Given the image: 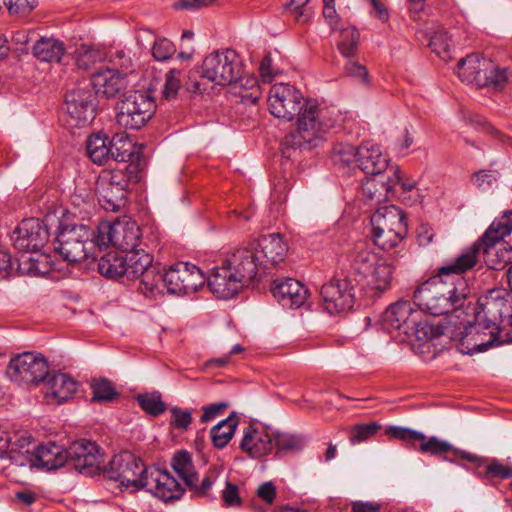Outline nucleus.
Masks as SVG:
<instances>
[{"label":"nucleus","instance_id":"f257e3e1","mask_svg":"<svg viewBox=\"0 0 512 512\" xmlns=\"http://www.w3.org/2000/svg\"><path fill=\"white\" fill-rule=\"evenodd\" d=\"M268 108L274 117L285 121L297 116V129L281 142L286 158L293 157L297 149L316 147L335 126L338 116L334 109L321 107L316 100L304 99L298 89L287 83H276L270 88Z\"/></svg>","mask_w":512,"mask_h":512},{"label":"nucleus","instance_id":"f03ea898","mask_svg":"<svg viewBox=\"0 0 512 512\" xmlns=\"http://www.w3.org/2000/svg\"><path fill=\"white\" fill-rule=\"evenodd\" d=\"M456 281H446L435 275L422 283L414 292V300L418 308L433 316L444 314L455 315L461 318L469 311H475L471 307L473 303V290L466 278H456Z\"/></svg>","mask_w":512,"mask_h":512},{"label":"nucleus","instance_id":"7ed1b4c3","mask_svg":"<svg viewBox=\"0 0 512 512\" xmlns=\"http://www.w3.org/2000/svg\"><path fill=\"white\" fill-rule=\"evenodd\" d=\"M260 267L254 245L241 246L211 270L208 286L218 298L230 299L256 279Z\"/></svg>","mask_w":512,"mask_h":512},{"label":"nucleus","instance_id":"20e7f679","mask_svg":"<svg viewBox=\"0 0 512 512\" xmlns=\"http://www.w3.org/2000/svg\"><path fill=\"white\" fill-rule=\"evenodd\" d=\"M352 272L372 291L381 294L392 287L393 261L372 251L365 243L357 244L348 255Z\"/></svg>","mask_w":512,"mask_h":512},{"label":"nucleus","instance_id":"39448f33","mask_svg":"<svg viewBox=\"0 0 512 512\" xmlns=\"http://www.w3.org/2000/svg\"><path fill=\"white\" fill-rule=\"evenodd\" d=\"M390 437L409 443L413 449L422 454L436 456L442 461L464 466L463 461L474 464L477 467L484 465L486 459L474 453L454 447L450 442L437 436L427 437L422 432L400 426H390L386 430Z\"/></svg>","mask_w":512,"mask_h":512},{"label":"nucleus","instance_id":"423d86ee","mask_svg":"<svg viewBox=\"0 0 512 512\" xmlns=\"http://www.w3.org/2000/svg\"><path fill=\"white\" fill-rule=\"evenodd\" d=\"M98 230L85 224L61 227L54 241V251L68 263L84 260L94 262L99 257Z\"/></svg>","mask_w":512,"mask_h":512},{"label":"nucleus","instance_id":"0eeeda50","mask_svg":"<svg viewBox=\"0 0 512 512\" xmlns=\"http://www.w3.org/2000/svg\"><path fill=\"white\" fill-rule=\"evenodd\" d=\"M139 180L138 165L130 161L124 168L103 170L95 183V191L101 207L117 212L126 205L130 182Z\"/></svg>","mask_w":512,"mask_h":512},{"label":"nucleus","instance_id":"6e6552de","mask_svg":"<svg viewBox=\"0 0 512 512\" xmlns=\"http://www.w3.org/2000/svg\"><path fill=\"white\" fill-rule=\"evenodd\" d=\"M372 237L376 246L391 250L407 236L405 213L395 205L377 208L371 216Z\"/></svg>","mask_w":512,"mask_h":512},{"label":"nucleus","instance_id":"1a4fd4ad","mask_svg":"<svg viewBox=\"0 0 512 512\" xmlns=\"http://www.w3.org/2000/svg\"><path fill=\"white\" fill-rule=\"evenodd\" d=\"M102 471L105 477L118 482L121 490L135 493L144 488L149 466L135 454L124 451L114 455Z\"/></svg>","mask_w":512,"mask_h":512},{"label":"nucleus","instance_id":"9d476101","mask_svg":"<svg viewBox=\"0 0 512 512\" xmlns=\"http://www.w3.org/2000/svg\"><path fill=\"white\" fill-rule=\"evenodd\" d=\"M415 306V301H398L391 304L383 314V324L387 330H397L406 336L417 339L430 338L431 327L423 321L422 311Z\"/></svg>","mask_w":512,"mask_h":512},{"label":"nucleus","instance_id":"9b49d317","mask_svg":"<svg viewBox=\"0 0 512 512\" xmlns=\"http://www.w3.org/2000/svg\"><path fill=\"white\" fill-rule=\"evenodd\" d=\"M457 67L462 82L477 87L500 90L508 79L506 69H500L490 59L481 58L478 54H470L461 58Z\"/></svg>","mask_w":512,"mask_h":512},{"label":"nucleus","instance_id":"f8f14e48","mask_svg":"<svg viewBox=\"0 0 512 512\" xmlns=\"http://www.w3.org/2000/svg\"><path fill=\"white\" fill-rule=\"evenodd\" d=\"M86 153L97 165H103L109 160L126 163L132 161L134 146L125 133H117L112 138L97 133L88 137Z\"/></svg>","mask_w":512,"mask_h":512},{"label":"nucleus","instance_id":"ddd939ff","mask_svg":"<svg viewBox=\"0 0 512 512\" xmlns=\"http://www.w3.org/2000/svg\"><path fill=\"white\" fill-rule=\"evenodd\" d=\"M156 109L155 101L145 91H129L117 104V123L125 129L138 130L146 125Z\"/></svg>","mask_w":512,"mask_h":512},{"label":"nucleus","instance_id":"4468645a","mask_svg":"<svg viewBox=\"0 0 512 512\" xmlns=\"http://www.w3.org/2000/svg\"><path fill=\"white\" fill-rule=\"evenodd\" d=\"M243 66L237 52L232 49L215 51L205 57L201 77L216 85H232L241 76Z\"/></svg>","mask_w":512,"mask_h":512},{"label":"nucleus","instance_id":"2eb2a0df","mask_svg":"<svg viewBox=\"0 0 512 512\" xmlns=\"http://www.w3.org/2000/svg\"><path fill=\"white\" fill-rule=\"evenodd\" d=\"M97 229L99 252L112 245L127 253L136 250L140 244L141 231L135 221L123 219L113 223L103 222Z\"/></svg>","mask_w":512,"mask_h":512},{"label":"nucleus","instance_id":"dca6fc26","mask_svg":"<svg viewBox=\"0 0 512 512\" xmlns=\"http://www.w3.org/2000/svg\"><path fill=\"white\" fill-rule=\"evenodd\" d=\"M171 467L182 478L188 489L197 497H209L212 486L220 475V468L211 466L199 480L190 454L186 450L178 451L171 460Z\"/></svg>","mask_w":512,"mask_h":512},{"label":"nucleus","instance_id":"f3484780","mask_svg":"<svg viewBox=\"0 0 512 512\" xmlns=\"http://www.w3.org/2000/svg\"><path fill=\"white\" fill-rule=\"evenodd\" d=\"M48 362L39 353L23 352L11 358L6 374L18 384H38L48 375Z\"/></svg>","mask_w":512,"mask_h":512},{"label":"nucleus","instance_id":"a211bd4d","mask_svg":"<svg viewBox=\"0 0 512 512\" xmlns=\"http://www.w3.org/2000/svg\"><path fill=\"white\" fill-rule=\"evenodd\" d=\"M203 272L194 264L179 262L164 273L167 292L175 295L195 293L205 283Z\"/></svg>","mask_w":512,"mask_h":512},{"label":"nucleus","instance_id":"6ab92c4d","mask_svg":"<svg viewBox=\"0 0 512 512\" xmlns=\"http://www.w3.org/2000/svg\"><path fill=\"white\" fill-rule=\"evenodd\" d=\"M95 95L86 87H77L65 94L64 109L71 127H85L95 118Z\"/></svg>","mask_w":512,"mask_h":512},{"label":"nucleus","instance_id":"aec40b11","mask_svg":"<svg viewBox=\"0 0 512 512\" xmlns=\"http://www.w3.org/2000/svg\"><path fill=\"white\" fill-rule=\"evenodd\" d=\"M322 305L329 314L350 310L355 301L354 286L348 278L333 277L320 290Z\"/></svg>","mask_w":512,"mask_h":512},{"label":"nucleus","instance_id":"412c9836","mask_svg":"<svg viewBox=\"0 0 512 512\" xmlns=\"http://www.w3.org/2000/svg\"><path fill=\"white\" fill-rule=\"evenodd\" d=\"M66 455V464L85 476H94L101 471L100 448L95 442L75 441L66 449Z\"/></svg>","mask_w":512,"mask_h":512},{"label":"nucleus","instance_id":"4be33fe9","mask_svg":"<svg viewBox=\"0 0 512 512\" xmlns=\"http://www.w3.org/2000/svg\"><path fill=\"white\" fill-rule=\"evenodd\" d=\"M48 239V230L37 218L22 220L11 235L14 247L25 253H37L45 246Z\"/></svg>","mask_w":512,"mask_h":512},{"label":"nucleus","instance_id":"5701e85b","mask_svg":"<svg viewBox=\"0 0 512 512\" xmlns=\"http://www.w3.org/2000/svg\"><path fill=\"white\" fill-rule=\"evenodd\" d=\"M12 455L16 466L28 465L48 471L58 469L67 462L66 450L54 443L40 445L32 453L27 450L26 453H14Z\"/></svg>","mask_w":512,"mask_h":512},{"label":"nucleus","instance_id":"b1692460","mask_svg":"<svg viewBox=\"0 0 512 512\" xmlns=\"http://www.w3.org/2000/svg\"><path fill=\"white\" fill-rule=\"evenodd\" d=\"M145 480L143 489L165 503L179 500L185 492L170 472L155 466H149Z\"/></svg>","mask_w":512,"mask_h":512},{"label":"nucleus","instance_id":"393cba45","mask_svg":"<svg viewBox=\"0 0 512 512\" xmlns=\"http://www.w3.org/2000/svg\"><path fill=\"white\" fill-rule=\"evenodd\" d=\"M481 243L474 242L457 257L449 260L437 269V277L446 281H456L465 278L464 274L472 270L479 262Z\"/></svg>","mask_w":512,"mask_h":512},{"label":"nucleus","instance_id":"a878e982","mask_svg":"<svg viewBox=\"0 0 512 512\" xmlns=\"http://www.w3.org/2000/svg\"><path fill=\"white\" fill-rule=\"evenodd\" d=\"M505 296V290L499 288L490 289L480 296L477 299L479 311H477L476 318L486 321L488 328L495 331L500 328L498 321L502 319L507 307Z\"/></svg>","mask_w":512,"mask_h":512},{"label":"nucleus","instance_id":"bb28decb","mask_svg":"<svg viewBox=\"0 0 512 512\" xmlns=\"http://www.w3.org/2000/svg\"><path fill=\"white\" fill-rule=\"evenodd\" d=\"M271 293L284 308L295 309L306 302L308 290L299 281L293 278H285L273 281Z\"/></svg>","mask_w":512,"mask_h":512},{"label":"nucleus","instance_id":"cd10ccee","mask_svg":"<svg viewBox=\"0 0 512 512\" xmlns=\"http://www.w3.org/2000/svg\"><path fill=\"white\" fill-rule=\"evenodd\" d=\"M240 448L253 458L266 456L274 448V433L248 425L243 431Z\"/></svg>","mask_w":512,"mask_h":512},{"label":"nucleus","instance_id":"c85d7f7f","mask_svg":"<svg viewBox=\"0 0 512 512\" xmlns=\"http://www.w3.org/2000/svg\"><path fill=\"white\" fill-rule=\"evenodd\" d=\"M357 166L366 177L381 176L387 174L390 169L388 158L382 154L380 147L369 142L362 143L358 147Z\"/></svg>","mask_w":512,"mask_h":512},{"label":"nucleus","instance_id":"c756f323","mask_svg":"<svg viewBox=\"0 0 512 512\" xmlns=\"http://www.w3.org/2000/svg\"><path fill=\"white\" fill-rule=\"evenodd\" d=\"M252 244L256 248V254L261 253L262 258L259 256V264L265 268L282 262L288 252V246L279 233L263 235Z\"/></svg>","mask_w":512,"mask_h":512},{"label":"nucleus","instance_id":"7c9ffc66","mask_svg":"<svg viewBox=\"0 0 512 512\" xmlns=\"http://www.w3.org/2000/svg\"><path fill=\"white\" fill-rule=\"evenodd\" d=\"M127 76L116 68L107 67L92 73L91 85L97 95L111 98L127 87Z\"/></svg>","mask_w":512,"mask_h":512},{"label":"nucleus","instance_id":"2f4dec72","mask_svg":"<svg viewBox=\"0 0 512 512\" xmlns=\"http://www.w3.org/2000/svg\"><path fill=\"white\" fill-rule=\"evenodd\" d=\"M387 179L389 184L393 186V191H391L392 198H398L402 203L409 206L421 201L416 181L403 176L397 165H391L387 171Z\"/></svg>","mask_w":512,"mask_h":512},{"label":"nucleus","instance_id":"473e14b6","mask_svg":"<svg viewBox=\"0 0 512 512\" xmlns=\"http://www.w3.org/2000/svg\"><path fill=\"white\" fill-rule=\"evenodd\" d=\"M43 382L46 397L55 399L57 403L68 400L77 391L76 381L66 373L48 372Z\"/></svg>","mask_w":512,"mask_h":512},{"label":"nucleus","instance_id":"72a5a7b5","mask_svg":"<svg viewBox=\"0 0 512 512\" xmlns=\"http://www.w3.org/2000/svg\"><path fill=\"white\" fill-rule=\"evenodd\" d=\"M393 186L389 184L387 174L366 177L361 186V199L368 205H377L391 199Z\"/></svg>","mask_w":512,"mask_h":512},{"label":"nucleus","instance_id":"f704fd0d","mask_svg":"<svg viewBox=\"0 0 512 512\" xmlns=\"http://www.w3.org/2000/svg\"><path fill=\"white\" fill-rule=\"evenodd\" d=\"M500 241L494 239V237L485 240V234L476 241L481 243L480 255L483 256L487 267L492 270L503 269L510 259V252L506 248L498 246Z\"/></svg>","mask_w":512,"mask_h":512},{"label":"nucleus","instance_id":"c9c22d12","mask_svg":"<svg viewBox=\"0 0 512 512\" xmlns=\"http://www.w3.org/2000/svg\"><path fill=\"white\" fill-rule=\"evenodd\" d=\"M139 277L141 280L138 289L147 298L155 299L166 288L164 286V274L153 263Z\"/></svg>","mask_w":512,"mask_h":512},{"label":"nucleus","instance_id":"e433bc0d","mask_svg":"<svg viewBox=\"0 0 512 512\" xmlns=\"http://www.w3.org/2000/svg\"><path fill=\"white\" fill-rule=\"evenodd\" d=\"M64 54V44L55 38L42 37L33 46V55L43 62L59 63Z\"/></svg>","mask_w":512,"mask_h":512},{"label":"nucleus","instance_id":"4c0bfd02","mask_svg":"<svg viewBox=\"0 0 512 512\" xmlns=\"http://www.w3.org/2000/svg\"><path fill=\"white\" fill-rule=\"evenodd\" d=\"M98 260V271L107 278L125 277V253L110 251Z\"/></svg>","mask_w":512,"mask_h":512},{"label":"nucleus","instance_id":"58836bf2","mask_svg":"<svg viewBox=\"0 0 512 512\" xmlns=\"http://www.w3.org/2000/svg\"><path fill=\"white\" fill-rule=\"evenodd\" d=\"M125 277L128 280L139 278L147 267L153 263V256L143 249H136L125 253Z\"/></svg>","mask_w":512,"mask_h":512},{"label":"nucleus","instance_id":"ea45409f","mask_svg":"<svg viewBox=\"0 0 512 512\" xmlns=\"http://www.w3.org/2000/svg\"><path fill=\"white\" fill-rule=\"evenodd\" d=\"M476 322H466V326L468 327L469 331L472 332L473 337L477 339H481V342H484V345H481V350L486 351L490 347H493L494 345H499L502 343L500 340V328H497V330H493L491 328H488V323L486 321H483L481 319L476 318Z\"/></svg>","mask_w":512,"mask_h":512},{"label":"nucleus","instance_id":"a19ab883","mask_svg":"<svg viewBox=\"0 0 512 512\" xmlns=\"http://www.w3.org/2000/svg\"><path fill=\"white\" fill-rule=\"evenodd\" d=\"M237 425L238 420L233 413L228 418L220 421L217 425L212 427L210 434L214 446L219 449L224 448L232 439Z\"/></svg>","mask_w":512,"mask_h":512},{"label":"nucleus","instance_id":"79ce46f5","mask_svg":"<svg viewBox=\"0 0 512 512\" xmlns=\"http://www.w3.org/2000/svg\"><path fill=\"white\" fill-rule=\"evenodd\" d=\"M30 439L26 437H16L14 440L9 434L1 432L0 434V458L8 459L12 464L16 465V462L12 458V454L26 453Z\"/></svg>","mask_w":512,"mask_h":512},{"label":"nucleus","instance_id":"37998d69","mask_svg":"<svg viewBox=\"0 0 512 512\" xmlns=\"http://www.w3.org/2000/svg\"><path fill=\"white\" fill-rule=\"evenodd\" d=\"M358 147L348 143H337L331 151V160L334 165L339 167L350 166L357 161Z\"/></svg>","mask_w":512,"mask_h":512},{"label":"nucleus","instance_id":"c03bdc74","mask_svg":"<svg viewBox=\"0 0 512 512\" xmlns=\"http://www.w3.org/2000/svg\"><path fill=\"white\" fill-rule=\"evenodd\" d=\"M360 34L355 27H347L341 30L338 49L346 57H354L358 50Z\"/></svg>","mask_w":512,"mask_h":512},{"label":"nucleus","instance_id":"a18cd8bd","mask_svg":"<svg viewBox=\"0 0 512 512\" xmlns=\"http://www.w3.org/2000/svg\"><path fill=\"white\" fill-rule=\"evenodd\" d=\"M512 232V210H507L503 215L495 219L485 232V240L494 237L496 240H502Z\"/></svg>","mask_w":512,"mask_h":512},{"label":"nucleus","instance_id":"49530a36","mask_svg":"<svg viewBox=\"0 0 512 512\" xmlns=\"http://www.w3.org/2000/svg\"><path fill=\"white\" fill-rule=\"evenodd\" d=\"M139 406L150 416L156 417L166 410L159 392L140 394L136 398Z\"/></svg>","mask_w":512,"mask_h":512},{"label":"nucleus","instance_id":"de8ad7c7","mask_svg":"<svg viewBox=\"0 0 512 512\" xmlns=\"http://www.w3.org/2000/svg\"><path fill=\"white\" fill-rule=\"evenodd\" d=\"M232 85L234 88L240 89L239 94L243 99L248 98L252 102H256L259 99L260 89L256 77L243 75L242 71L240 78L232 83Z\"/></svg>","mask_w":512,"mask_h":512},{"label":"nucleus","instance_id":"09e8293b","mask_svg":"<svg viewBox=\"0 0 512 512\" xmlns=\"http://www.w3.org/2000/svg\"><path fill=\"white\" fill-rule=\"evenodd\" d=\"M304 438L299 435L288 433L274 434V446L279 452H295L304 447Z\"/></svg>","mask_w":512,"mask_h":512},{"label":"nucleus","instance_id":"8fccbe9b","mask_svg":"<svg viewBox=\"0 0 512 512\" xmlns=\"http://www.w3.org/2000/svg\"><path fill=\"white\" fill-rule=\"evenodd\" d=\"M93 397L92 401L105 402L112 401L118 396L113 384L107 379H95L91 384Z\"/></svg>","mask_w":512,"mask_h":512},{"label":"nucleus","instance_id":"3c124183","mask_svg":"<svg viewBox=\"0 0 512 512\" xmlns=\"http://www.w3.org/2000/svg\"><path fill=\"white\" fill-rule=\"evenodd\" d=\"M380 429L381 425L376 422L357 424L350 430V443L355 445L367 441L371 439Z\"/></svg>","mask_w":512,"mask_h":512},{"label":"nucleus","instance_id":"603ef678","mask_svg":"<svg viewBox=\"0 0 512 512\" xmlns=\"http://www.w3.org/2000/svg\"><path fill=\"white\" fill-rule=\"evenodd\" d=\"M480 340L481 339L473 337L472 332L469 331L465 324L464 330L460 333L457 349L460 353L466 355H473L475 353L482 352L481 345H484V342H481Z\"/></svg>","mask_w":512,"mask_h":512},{"label":"nucleus","instance_id":"864d4df0","mask_svg":"<svg viewBox=\"0 0 512 512\" xmlns=\"http://www.w3.org/2000/svg\"><path fill=\"white\" fill-rule=\"evenodd\" d=\"M477 476L481 479H508L512 477V467L501 464L496 459H491L483 472H478Z\"/></svg>","mask_w":512,"mask_h":512},{"label":"nucleus","instance_id":"5fc2aeb1","mask_svg":"<svg viewBox=\"0 0 512 512\" xmlns=\"http://www.w3.org/2000/svg\"><path fill=\"white\" fill-rule=\"evenodd\" d=\"M106 57V54L97 48H85L79 51L76 65L79 69L88 70L96 62L102 61Z\"/></svg>","mask_w":512,"mask_h":512},{"label":"nucleus","instance_id":"6e6d98bb","mask_svg":"<svg viewBox=\"0 0 512 512\" xmlns=\"http://www.w3.org/2000/svg\"><path fill=\"white\" fill-rule=\"evenodd\" d=\"M106 56H108L109 62L113 65L112 68H116L117 70H120V72L125 73V76H127L129 71H131L133 62L130 53L126 50H110Z\"/></svg>","mask_w":512,"mask_h":512},{"label":"nucleus","instance_id":"4d7b16f0","mask_svg":"<svg viewBox=\"0 0 512 512\" xmlns=\"http://www.w3.org/2000/svg\"><path fill=\"white\" fill-rule=\"evenodd\" d=\"M170 421L169 425L175 430L185 431L192 423V412L190 410H183L179 407L170 408Z\"/></svg>","mask_w":512,"mask_h":512},{"label":"nucleus","instance_id":"13d9d810","mask_svg":"<svg viewBox=\"0 0 512 512\" xmlns=\"http://www.w3.org/2000/svg\"><path fill=\"white\" fill-rule=\"evenodd\" d=\"M181 70L176 68L170 69L165 76V85L163 89V96L165 99L170 100L177 96L181 87Z\"/></svg>","mask_w":512,"mask_h":512},{"label":"nucleus","instance_id":"bf43d9fd","mask_svg":"<svg viewBox=\"0 0 512 512\" xmlns=\"http://www.w3.org/2000/svg\"><path fill=\"white\" fill-rule=\"evenodd\" d=\"M37 0H4V5L11 15L25 17L37 6Z\"/></svg>","mask_w":512,"mask_h":512},{"label":"nucleus","instance_id":"052dcab7","mask_svg":"<svg viewBox=\"0 0 512 512\" xmlns=\"http://www.w3.org/2000/svg\"><path fill=\"white\" fill-rule=\"evenodd\" d=\"M175 53L174 44L167 38L156 39L152 47V55L157 61H166Z\"/></svg>","mask_w":512,"mask_h":512},{"label":"nucleus","instance_id":"680f3d73","mask_svg":"<svg viewBox=\"0 0 512 512\" xmlns=\"http://www.w3.org/2000/svg\"><path fill=\"white\" fill-rule=\"evenodd\" d=\"M429 45L437 55H441L442 53L448 52L450 50L451 37L448 32L444 30L436 31L430 37Z\"/></svg>","mask_w":512,"mask_h":512},{"label":"nucleus","instance_id":"e2e57ef3","mask_svg":"<svg viewBox=\"0 0 512 512\" xmlns=\"http://www.w3.org/2000/svg\"><path fill=\"white\" fill-rule=\"evenodd\" d=\"M27 262L30 264L27 269L29 274L44 275L50 271V267L48 266V256L45 254H39L36 257L30 256L27 259Z\"/></svg>","mask_w":512,"mask_h":512},{"label":"nucleus","instance_id":"0e129e2a","mask_svg":"<svg viewBox=\"0 0 512 512\" xmlns=\"http://www.w3.org/2000/svg\"><path fill=\"white\" fill-rule=\"evenodd\" d=\"M221 497L224 505L227 507L239 506L241 504L237 485L229 481L225 482V489L222 491Z\"/></svg>","mask_w":512,"mask_h":512},{"label":"nucleus","instance_id":"69168bd1","mask_svg":"<svg viewBox=\"0 0 512 512\" xmlns=\"http://www.w3.org/2000/svg\"><path fill=\"white\" fill-rule=\"evenodd\" d=\"M347 75L357 78L361 83H368V71L365 66L358 62L349 60L345 65Z\"/></svg>","mask_w":512,"mask_h":512},{"label":"nucleus","instance_id":"338daca9","mask_svg":"<svg viewBox=\"0 0 512 512\" xmlns=\"http://www.w3.org/2000/svg\"><path fill=\"white\" fill-rule=\"evenodd\" d=\"M228 407L226 402L213 403L202 408L203 414L200 417L202 423H206L220 415Z\"/></svg>","mask_w":512,"mask_h":512},{"label":"nucleus","instance_id":"774afa93","mask_svg":"<svg viewBox=\"0 0 512 512\" xmlns=\"http://www.w3.org/2000/svg\"><path fill=\"white\" fill-rule=\"evenodd\" d=\"M256 494L267 504H272L276 497V488L271 481H267L258 487Z\"/></svg>","mask_w":512,"mask_h":512}]
</instances>
